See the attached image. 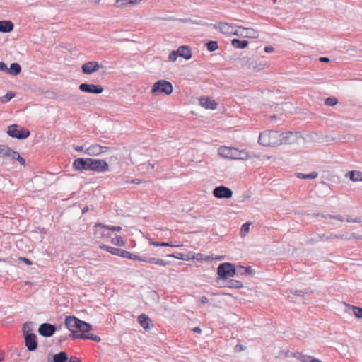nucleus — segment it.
Listing matches in <instances>:
<instances>
[{
  "label": "nucleus",
  "mask_w": 362,
  "mask_h": 362,
  "mask_svg": "<svg viewBox=\"0 0 362 362\" xmlns=\"http://www.w3.org/2000/svg\"><path fill=\"white\" fill-rule=\"evenodd\" d=\"M21 70V66L17 62H13L11 64L10 67L8 68V74L16 76L20 74Z\"/></svg>",
  "instance_id": "obj_24"
},
{
  "label": "nucleus",
  "mask_w": 362,
  "mask_h": 362,
  "mask_svg": "<svg viewBox=\"0 0 362 362\" xmlns=\"http://www.w3.org/2000/svg\"><path fill=\"white\" fill-rule=\"evenodd\" d=\"M35 330V323L34 322L27 321L23 323L22 327L23 339H37Z\"/></svg>",
  "instance_id": "obj_11"
},
{
  "label": "nucleus",
  "mask_w": 362,
  "mask_h": 362,
  "mask_svg": "<svg viewBox=\"0 0 362 362\" xmlns=\"http://www.w3.org/2000/svg\"><path fill=\"white\" fill-rule=\"evenodd\" d=\"M348 306L349 309L352 310L353 314L356 318L362 319V308L351 305H348Z\"/></svg>",
  "instance_id": "obj_35"
},
{
  "label": "nucleus",
  "mask_w": 362,
  "mask_h": 362,
  "mask_svg": "<svg viewBox=\"0 0 362 362\" xmlns=\"http://www.w3.org/2000/svg\"><path fill=\"white\" fill-rule=\"evenodd\" d=\"M218 154L223 158L232 160H247L250 158L249 153L245 150H239L233 147H220Z\"/></svg>",
  "instance_id": "obj_5"
},
{
  "label": "nucleus",
  "mask_w": 362,
  "mask_h": 362,
  "mask_svg": "<svg viewBox=\"0 0 362 362\" xmlns=\"http://www.w3.org/2000/svg\"><path fill=\"white\" fill-rule=\"evenodd\" d=\"M168 257H174L177 259L183 260L184 254L176 252L167 255Z\"/></svg>",
  "instance_id": "obj_46"
},
{
  "label": "nucleus",
  "mask_w": 362,
  "mask_h": 362,
  "mask_svg": "<svg viewBox=\"0 0 362 362\" xmlns=\"http://www.w3.org/2000/svg\"><path fill=\"white\" fill-rule=\"evenodd\" d=\"M346 177H348L353 182L362 181V172L357 170H351L349 171L346 173Z\"/></svg>",
  "instance_id": "obj_27"
},
{
  "label": "nucleus",
  "mask_w": 362,
  "mask_h": 362,
  "mask_svg": "<svg viewBox=\"0 0 362 362\" xmlns=\"http://www.w3.org/2000/svg\"><path fill=\"white\" fill-rule=\"evenodd\" d=\"M95 228H105V229L110 230V225H106V224H104V223H95Z\"/></svg>",
  "instance_id": "obj_53"
},
{
  "label": "nucleus",
  "mask_w": 362,
  "mask_h": 362,
  "mask_svg": "<svg viewBox=\"0 0 362 362\" xmlns=\"http://www.w3.org/2000/svg\"><path fill=\"white\" fill-rule=\"evenodd\" d=\"M204 45L210 52H214L218 49V44L216 41L208 40L204 42Z\"/></svg>",
  "instance_id": "obj_32"
},
{
  "label": "nucleus",
  "mask_w": 362,
  "mask_h": 362,
  "mask_svg": "<svg viewBox=\"0 0 362 362\" xmlns=\"http://www.w3.org/2000/svg\"><path fill=\"white\" fill-rule=\"evenodd\" d=\"M102 250L107 251L112 255L119 256L123 258H127L132 260H138L150 264H154L160 266H166L169 264V262H167L164 259L156 258V257H150L146 255H137L136 254L132 253L129 251L124 250L120 248L113 247L107 245H101L99 247Z\"/></svg>",
  "instance_id": "obj_2"
},
{
  "label": "nucleus",
  "mask_w": 362,
  "mask_h": 362,
  "mask_svg": "<svg viewBox=\"0 0 362 362\" xmlns=\"http://www.w3.org/2000/svg\"><path fill=\"white\" fill-rule=\"evenodd\" d=\"M84 153L90 156H99L100 154H101L100 145L98 144L90 145L84 151Z\"/></svg>",
  "instance_id": "obj_22"
},
{
  "label": "nucleus",
  "mask_w": 362,
  "mask_h": 362,
  "mask_svg": "<svg viewBox=\"0 0 362 362\" xmlns=\"http://www.w3.org/2000/svg\"><path fill=\"white\" fill-rule=\"evenodd\" d=\"M200 300L203 304H206L209 302V299L206 296H202Z\"/></svg>",
  "instance_id": "obj_63"
},
{
  "label": "nucleus",
  "mask_w": 362,
  "mask_h": 362,
  "mask_svg": "<svg viewBox=\"0 0 362 362\" xmlns=\"http://www.w3.org/2000/svg\"><path fill=\"white\" fill-rule=\"evenodd\" d=\"M0 71L8 74V68L6 64L4 62H0Z\"/></svg>",
  "instance_id": "obj_49"
},
{
  "label": "nucleus",
  "mask_w": 362,
  "mask_h": 362,
  "mask_svg": "<svg viewBox=\"0 0 362 362\" xmlns=\"http://www.w3.org/2000/svg\"><path fill=\"white\" fill-rule=\"evenodd\" d=\"M27 351L24 348L20 349L18 352L17 355L20 357H25L26 356Z\"/></svg>",
  "instance_id": "obj_54"
},
{
  "label": "nucleus",
  "mask_w": 362,
  "mask_h": 362,
  "mask_svg": "<svg viewBox=\"0 0 362 362\" xmlns=\"http://www.w3.org/2000/svg\"><path fill=\"white\" fill-rule=\"evenodd\" d=\"M210 259H211L210 256L204 255L201 253L194 254V259H196L200 262H206Z\"/></svg>",
  "instance_id": "obj_42"
},
{
  "label": "nucleus",
  "mask_w": 362,
  "mask_h": 362,
  "mask_svg": "<svg viewBox=\"0 0 362 362\" xmlns=\"http://www.w3.org/2000/svg\"><path fill=\"white\" fill-rule=\"evenodd\" d=\"M264 50L266 53H270L274 52V48L272 46H266L264 47Z\"/></svg>",
  "instance_id": "obj_58"
},
{
  "label": "nucleus",
  "mask_w": 362,
  "mask_h": 362,
  "mask_svg": "<svg viewBox=\"0 0 362 362\" xmlns=\"http://www.w3.org/2000/svg\"><path fill=\"white\" fill-rule=\"evenodd\" d=\"M253 57H243L238 59V63L240 68L246 69H252L253 64Z\"/></svg>",
  "instance_id": "obj_21"
},
{
  "label": "nucleus",
  "mask_w": 362,
  "mask_h": 362,
  "mask_svg": "<svg viewBox=\"0 0 362 362\" xmlns=\"http://www.w3.org/2000/svg\"><path fill=\"white\" fill-rule=\"evenodd\" d=\"M173 91V87L172 83L164 79L157 81L151 88V93L154 95L162 93L170 95Z\"/></svg>",
  "instance_id": "obj_7"
},
{
  "label": "nucleus",
  "mask_w": 362,
  "mask_h": 362,
  "mask_svg": "<svg viewBox=\"0 0 362 362\" xmlns=\"http://www.w3.org/2000/svg\"><path fill=\"white\" fill-rule=\"evenodd\" d=\"M293 356L300 360L301 362H309L312 358L310 356L304 355L300 352H295Z\"/></svg>",
  "instance_id": "obj_37"
},
{
  "label": "nucleus",
  "mask_w": 362,
  "mask_h": 362,
  "mask_svg": "<svg viewBox=\"0 0 362 362\" xmlns=\"http://www.w3.org/2000/svg\"><path fill=\"white\" fill-rule=\"evenodd\" d=\"M250 226V222H246L243 223L240 228V235L241 236H245L246 233L249 232Z\"/></svg>",
  "instance_id": "obj_44"
},
{
  "label": "nucleus",
  "mask_w": 362,
  "mask_h": 362,
  "mask_svg": "<svg viewBox=\"0 0 362 362\" xmlns=\"http://www.w3.org/2000/svg\"><path fill=\"white\" fill-rule=\"evenodd\" d=\"M313 293V291L310 288H308L305 289L304 291L297 290V289L291 290V293H292L293 295H295V296H303L304 294H308V293Z\"/></svg>",
  "instance_id": "obj_40"
},
{
  "label": "nucleus",
  "mask_w": 362,
  "mask_h": 362,
  "mask_svg": "<svg viewBox=\"0 0 362 362\" xmlns=\"http://www.w3.org/2000/svg\"><path fill=\"white\" fill-rule=\"evenodd\" d=\"M199 104L205 109L216 110L218 106V103L208 96H203L199 98Z\"/></svg>",
  "instance_id": "obj_16"
},
{
  "label": "nucleus",
  "mask_w": 362,
  "mask_h": 362,
  "mask_svg": "<svg viewBox=\"0 0 362 362\" xmlns=\"http://www.w3.org/2000/svg\"><path fill=\"white\" fill-rule=\"evenodd\" d=\"M79 90L83 93L100 94L103 92V87L99 84L83 83L79 85Z\"/></svg>",
  "instance_id": "obj_13"
},
{
  "label": "nucleus",
  "mask_w": 362,
  "mask_h": 362,
  "mask_svg": "<svg viewBox=\"0 0 362 362\" xmlns=\"http://www.w3.org/2000/svg\"><path fill=\"white\" fill-rule=\"evenodd\" d=\"M68 360L66 354L64 351H60L53 356L54 362H65Z\"/></svg>",
  "instance_id": "obj_33"
},
{
  "label": "nucleus",
  "mask_w": 362,
  "mask_h": 362,
  "mask_svg": "<svg viewBox=\"0 0 362 362\" xmlns=\"http://www.w3.org/2000/svg\"><path fill=\"white\" fill-rule=\"evenodd\" d=\"M6 132L9 136L19 140L25 139L30 135V132L28 129L16 124L8 126Z\"/></svg>",
  "instance_id": "obj_8"
},
{
  "label": "nucleus",
  "mask_w": 362,
  "mask_h": 362,
  "mask_svg": "<svg viewBox=\"0 0 362 362\" xmlns=\"http://www.w3.org/2000/svg\"><path fill=\"white\" fill-rule=\"evenodd\" d=\"M252 65L253 66H252V70L255 72H257L260 70L264 69L267 66V64L266 62H263V61L258 62L257 59H256V57H254Z\"/></svg>",
  "instance_id": "obj_28"
},
{
  "label": "nucleus",
  "mask_w": 362,
  "mask_h": 362,
  "mask_svg": "<svg viewBox=\"0 0 362 362\" xmlns=\"http://www.w3.org/2000/svg\"><path fill=\"white\" fill-rule=\"evenodd\" d=\"M329 218H331V219H336V220H338L341 222H343L344 221V218L341 215H329Z\"/></svg>",
  "instance_id": "obj_51"
},
{
  "label": "nucleus",
  "mask_w": 362,
  "mask_h": 362,
  "mask_svg": "<svg viewBox=\"0 0 362 362\" xmlns=\"http://www.w3.org/2000/svg\"><path fill=\"white\" fill-rule=\"evenodd\" d=\"M348 237L345 235H336L334 234V238L335 239H341V240H346V238Z\"/></svg>",
  "instance_id": "obj_61"
},
{
  "label": "nucleus",
  "mask_w": 362,
  "mask_h": 362,
  "mask_svg": "<svg viewBox=\"0 0 362 362\" xmlns=\"http://www.w3.org/2000/svg\"><path fill=\"white\" fill-rule=\"evenodd\" d=\"M64 325L69 330V337L73 339H101L99 336L90 333L93 326L90 323L81 320L74 315L66 316Z\"/></svg>",
  "instance_id": "obj_1"
},
{
  "label": "nucleus",
  "mask_w": 362,
  "mask_h": 362,
  "mask_svg": "<svg viewBox=\"0 0 362 362\" xmlns=\"http://www.w3.org/2000/svg\"><path fill=\"white\" fill-rule=\"evenodd\" d=\"M249 42L246 40L234 38L231 40V45L238 49H245L247 47Z\"/></svg>",
  "instance_id": "obj_26"
},
{
  "label": "nucleus",
  "mask_w": 362,
  "mask_h": 362,
  "mask_svg": "<svg viewBox=\"0 0 362 362\" xmlns=\"http://www.w3.org/2000/svg\"><path fill=\"white\" fill-rule=\"evenodd\" d=\"M14 28V24L11 21L9 20H1L0 21V33H8L13 31Z\"/></svg>",
  "instance_id": "obj_20"
},
{
  "label": "nucleus",
  "mask_w": 362,
  "mask_h": 362,
  "mask_svg": "<svg viewBox=\"0 0 362 362\" xmlns=\"http://www.w3.org/2000/svg\"><path fill=\"white\" fill-rule=\"evenodd\" d=\"M208 25H211L214 29L218 30L221 33L231 35H236L238 26L235 23H229L225 22H218L216 24L207 23Z\"/></svg>",
  "instance_id": "obj_10"
},
{
  "label": "nucleus",
  "mask_w": 362,
  "mask_h": 362,
  "mask_svg": "<svg viewBox=\"0 0 362 362\" xmlns=\"http://www.w3.org/2000/svg\"><path fill=\"white\" fill-rule=\"evenodd\" d=\"M280 132L265 130L259 134L258 143L263 146L275 147L281 145Z\"/></svg>",
  "instance_id": "obj_4"
},
{
  "label": "nucleus",
  "mask_w": 362,
  "mask_h": 362,
  "mask_svg": "<svg viewBox=\"0 0 362 362\" xmlns=\"http://www.w3.org/2000/svg\"><path fill=\"white\" fill-rule=\"evenodd\" d=\"M148 243H149V244L151 245H153V246H156V247H160V244H159L158 241H155L153 239H149V242Z\"/></svg>",
  "instance_id": "obj_60"
},
{
  "label": "nucleus",
  "mask_w": 362,
  "mask_h": 362,
  "mask_svg": "<svg viewBox=\"0 0 362 362\" xmlns=\"http://www.w3.org/2000/svg\"><path fill=\"white\" fill-rule=\"evenodd\" d=\"M256 34L257 32L254 29L238 26L236 36L242 37H256Z\"/></svg>",
  "instance_id": "obj_17"
},
{
  "label": "nucleus",
  "mask_w": 362,
  "mask_h": 362,
  "mask_svg": "<svg viewBox=\"0 0 362 362\" xmlns=\"http://www.w3.org/2000/svg\"><path fill=\"white\" fill-rule=\"evenodd\" d=\"M318 238L320 240H332L334 238V234L332 233H329V234L323 233V234H319Z\"/></svg>",
  "instance_id": "obj_43"
},
{
  "label": "nucleus",
  "mask_w": 362,
  "mask_h": 362,
  "mask_svg": "<svg viewBox=\"0 0 362 362\" xmlns=\"http://www.w3.org/2000/svg\"><path fill=\"white\" fill-rule=\"evenodd\" d=\"M103 65L95 61H90L84 63L81 66L82 73L86 75H90L103 68Z\"/></svg>",
  "instance_id": "obj_15"
},
{
  "label": "nucleus",
  "mask_w": 362,
  "mask_h": 362,
  "mask_svg": "<svg viewBox=\"0 0 362 362\" xmlns=\"http://www.w3.org/2000/svg\"><path fill=\"white\" fill-rule=\"evenodd\" d=\"M38 341H25V345L29 351H34L37 349Z\"/></svg>",
  "instance_id": "obj_39"
},
{
  "label": "nucleus",
  "mask_w": 362,
  "mask_h": 362,
  "mask_svg": "<svg viewBox=\"0 0 362 362\" xmlns=\"http://www.w3.org/2000/svg\"><path fill=\"white\" fill-rule=\"evenodd\" d=\"M338 103V99L335 97H329L325 100V104L327 106L333 107Z\"/></svg>",
  "instance_id": "obj_41"
},
{
  "label": "nucleus",
  "mask_w": 362,
  "mask_h": 362,
  "mask_svg": "<svg viewBox=\"0 0 362 362\" xmlns=\"http://www.w3.org/2000/svg\"><path fill=\"white\" fill-rule=\"evenodd\" d=\"M344 221H346V222H349V223H361V219L360 218H352L349 216L346 218V219H344Z\"/></svg>",
  "instance_id": "obj_48"
},
{
  "label": "nucleus",
  "mask_w": 362,
  "mask_h": 362,
  "mask_svg": "<svg viewBox=\"0 0 362 362\" xmlns=\"http://www.w3.org/2000/svg\"><path fill=\"white\" fill-rule=\"evenodd\" d=\"M16 94L12 91L7 92L4 96L0 98V103L2 104L6 103L14 98Z\"/></svg>",
  "instance_id": "obj_38"
},
{
  "label": "nucleus",
  "mask_w": 362,
  "mask_h": 362,
  "mask_svg": "<svg viewBox=\"0 0 362 362\" xmlns=\"http://www.w3.org/2000/svg\"><path fill=\"white\" fill-rule=\"evenodd\" d=\"M18 260L20 262H23L25 263L27 265H32L33 264V262L30 259H28L27 257H20L18 258Z\"/></svg>",
  "instance_id": "obj_50"
},
{
  "label": "nucleus",
  "mask_w": 362,
  "mask_h": 362,
  "mask_svg": "<svg viewBox=\"0 0 362 362\" xmlns=\"http://www.w3.org/2000/svg\"><path fill=\"white\" fill-rule=\"evenodd\" d=\"M13 149L6 145H0V157H9Z\"/></svg>",
  "instance_id": "obj_34"
},
{
  "label": "nucleus",
  "mask_w": 362,
  "mask_h": 362,
  "mask_svg": "<svg viewBox=\"0 0 362 362\" xmlns=\"http://www.w3.org/2000/svg\"><path fill=\"white\" fill-rule=\"evenodd\" d=\"M356 239V240H362V235H358L356 233H352L349 237H346V240H351V239Z\"/></svg>",
  "instance_id": "obj_47"
},
{
  "label": "nucleus",
  "mask_w": 362,
  "mask_h": 362,
  "mask_svg": "<svg viewBox=\"0 0 362 362\" xmlns=\"http://www.w3.org/2000/svg\"><path fill=\"white\" fill-rule=\"evenodd\" d=\"M109 164L105 160L91 158H78L72 163L73 169L79 172L104 173L109 170Z\"/></svg>",
  "instance_id": "obj_3"
},
{
  "label": "nucleus",
  "mask_w": 362,
  "mask_h": 362,
  "mask_svg": "<svg viewBox=\"0 0 362 362\" xmlns=\"http://www.w3.org/2000/svg\"><path fill=\"white\" fill-rule=\"evenodd\" d=\"M212 194L218 199H230L233 197V192L228 187L220 185L213 189Z\"/></svg>",
  "instance_id": "obj_12"
},
{
  "label": "nucleus",
  "mask_w": 362,
  "mask_h": 362,
  "mask_svg": "<svg viewBox=\"0 0 362 362\" xmlns=\"http://www.w3.org/2000/svg\"><path fill=\"white\" fill-rule=\"evenodd\" d=\"M217 274L220 279L226 280L236 274V267L230 262L221 263L217 268Z\"/></svg>",
  "instance_id": "obj_6"
},
{
  "label": "nucleus",
  "mask_w": 362,
  "mask_h": 362,
  "mask_svg": "<svg viewBox=\"0 0 362 362\" xmlns=\"http://www.w3.org/2000/svg\"><path fill=\"white\" fill-rule=\"evenodd\" d=\"M236 273H238L240 275L253 276L255 274V271L250 266L245 267V266L239 265L236 268Z\"/></svg>",
  "instance_id": "obj_23"
},
{
  "label": "nucleus",
  "mask_w": 362,
  "mask_h": 362,
  "mask_svg": "<svg viewBox=\"0 0 362 362\" xmlns=\"http://www.w3.org/2000/svg\"><path fill=\"white\" fill-rule=\"evenodd\" d=\"M299 138V133L298 132H286L284 133L280 132L281 145V144H291L297 141Z\"/></svg>",
  "instance_id": "obj_14"
},
{
  "label": "nucleus",
  "mask_w": 362,
  "mask_h": 362,
  "mask_svg": "<svg viewBox=\"0 0 362 362\" xmlns=\"http://www.w3.org/2000/svg\"><path fill=\"white\" fill-rule=\"evenodd\" d=\"M194 254H192V252H189L188 254H184L183 260L189 261L191 259H194Z\"/></svg>",
  "instance_id": "obj_52"
},
{
  "label": "nucleus",
  "mask_w": 362,
  "mask_h": 362,
  "mask_svg": "<svg viewBox=\"0 0 362 362\" xmlns=\"http://www.w3.org/2000/svg\"><path fill=\"white\" fill-rule=\"evenodd\" d=\"M296 176L298 178H300V179H310V180H313V179H315L318 176V173L316 172V171H313L310 173H308V174H304V173H298L296 174Z\"/></svg>",
  "instance_id": "obj_30"
},
{
  "label": "nucleus",
  "mask_w": 362,
  "mask_h": 362,
  "mask_svg": "<svg viewBox=\"0 0 362 362\" xmlns=\"http://www.w3.org/2000/svg\"><path fill=\"white\" fill-rule=\"evenodd\" d=\"M73 148L77 152H84L85 151L83 146L73 145Z\"/></svg>",
  "instance_id": "obj_56"
},
{
  "label": "nucleus",
  "mask_w": 362,
  "mask_h": 362,
  "mask_svg": "<svg viewBox=\"0 0 362 362\" xmlns=\"http://www.w3.org/2000/svg\"><path fill=\"white\" fill-rule=\"evenodd\" d=\"M9 158L13 160L18 161L21 165H25V160L21 156L20 153L14 150L12 151Z\"/></svg>",
  "instance_id": "obj_31"
},
{
  "label": "nucleus",
  "mask_w": 362,
  "mask_h": 362,
  "mask_svg": "<svg viewBox=\"0 0 362 362\" xmlns=\"http://www.w3.org/2000/svg\"><path fill=\"white\" fill-rule=\"evenodd\" d=\"M142 0H116L115 4V7L122 8L127 5H137Z\"/></svg>",
  "instance_id": "obj_25"
},
{
  "label": "nucleus",
  "mask_w": 362,
  "mask_h": 362,
  "mask_svg": "<svg viewBox=\"0 0 362 362\" xmlns=\"http://www.w3.org/2000/svg\"><path fill=\"white\" fill-rule=\"evenodd\" d=\"M69 362H82V361L76 357H71Z\"/></svg>",
  "instance_id": "obj_64"
},
{
  "label": "nucleus",
  "mask_w": 362,
  "mask_h": 362,
  "mask_svg": "<svg viewBox=\"0 0 362 362\" xmlns=\"http://www.w3.org/2000/svg\"><path fill=\"white\" fill-rule=\"evenodd\" d=\"M245 349V346L242 344H236L234 347V351L235 352H240Z\"/></svg>",
  "instance_id": "obj_55"
},
{
  "label": "nucleus",
  "mask_w": 362,
  "mask_h": 362,
  "mask_svg": "<svg viewBox=\"0 0 362 362\" xmlns=\"http://www.w3.org/2000/svg\"><path fill=\"white\" fill-rule=\"evenodd\" d=\"M180 57L184 58L186 60H189L192 58V54L189 46L182 45L177 49Z\"/></svg>",
  "instance_id": "obj_19"
},
{
  "label": "nucleus",
  "mask_w": 362,
  "mask_h": 362,
  "mask_svg": "<svg viewBox=\"0 0 362 362\" xmlns=\"http://www.w3.org/2000/svg\"><path fill=\"white\" fill-rule=\"evenodd\" d=\"M227 287L230 288H236L240 289L243 288V283L240 281L235 280V279H230L227 282Z\"/></svg>",
  "instance_id": "obj_29"
},
{
  "label": "nucleus",
  "mask_w": 362,
  "mask_h": 362,
  "mask_svg": "<svg viewBox=\"0 0 362 362\" xmlns=\"http://www.w3.org/2000/svg\"><path fill=\"white\" fill-rule=\"evenodd\" d=\"M319 61L323 63H327L330 62V59L327 57H321L319 58Z\"/></svg>",
  "instance_id": "obj_59"
},
{
  "label": "nucleus",
  "mask_w": 362,
  "mask_h": 362,
  "mask_svg": "<svg viewBox=\"0 0 362 362\" xmlns=\"http://www.w3.org/2000/svg\"><path fill=\"white\" fill-rule=\"evenodd\" d=\"M138 322L145 330H147L151 326H153L151 319L144 313L141 314L138 317Z\"/></svg>",
  "instance_id": "obj_18"
},
{
  "label": "nucleus",
  "mask_w": 362,
  "mask_h": 362,
  "mask_svg": "<svg viewBox=\"0 0 362 362\" xmlns=\"http://www.w3.org/2000/svg\"><path fill=\"white\" fill-rule=\"evenodd\" d=\"M110 148L108 147V146H100V153H103V152H106L108 150H110Z\"/></svg>",
  "instance_id": "obj_62"
},
{
  "label": "nucleus",
  "mask_w": 362,
  "mask_h": 362,
  "mask_svg": "<svg viewBox=\"0 0 362 362\" xmlns=\"http://www.w3.org/2000/svg\"><path fill=\"white\" fill-rule=\"evenodd\" d=\"M111 243L119 247H124L126 245L125 240L119 235H116L112 238Z\"/></svg>",
  "instance_id": "obj_36"
},
{
  "label": "nucleus",
  "mask_w": 362,
  "mask_h": 362,
  "mask_svg": "<svg viewBox=\"0 0 362 362\" xmlns=\"http://www.w3.org/2000/svg\"><path fill=\"white\" fill-rule=\"evenodd\" d=\"M110 230L111 231H117L119 232L122 230V227L120 226H110Z\"/></svg>",
  "instance_id": "obj_57"
},
{
  "label": "nucleus",
  "mask_w": 362,
  "mask_h": 362,
  "mask_svg": "<svg viewBox=\"0 0 362 362\" xmlns=\"http://www.w3.org/2000/svg\"><path fill=\"white\" fill-rule=\"evenodd\" d=\"M180 54L178 53L177 49L172 51L169 55H168V59L171 62H175L178 57Z\"/></svg>",
  "instance_id": "obj_45"
},
{
  "label": "nucleus",
  "mask_w": 362,
  "mask_h": 362,
  "mask_svg": "<svg viewBox=\"0 0 362 362\" xmlns=\"http://www.w3.org/2000/svg\"><path fill=\"white\" fill-rule=\"evenodd\" d=\"M62 324H51L49 322H43L39 325L37 329L38 334L44 338L52 337L57 331L62 329Z\"/></svg>",
  "instance_id": "obj_9"
}]
</instances>
